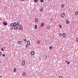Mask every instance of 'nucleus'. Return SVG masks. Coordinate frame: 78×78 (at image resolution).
I'll list each match as a JSON object with an SVG mask.
<instances>
[{"instance_id": "43", "label": "nucleus", "mask_w": 78, "mask_h": 78, "mask_svg": "<svg viewBox=\"0 0 78 78\" xmlns=\"http://www.w3.org/2000/svg\"><path fill=\"white\" fill-rule=\"evenodd\" d=\"M1 19H0V20Z\"/></svg>"}, {"instance_id": "26", "label": "nucleus", "mask_w": 78, "mask_h": 78, "mask_svg": "<svg viewBox=\"0 0 78 78\" xmlns=\"http://www.w3.org/2000/svg\"><path fill=\"white\" fill-rule=\"evenodd\" d=\"M47 28H48V29H50V27L49 26H48Z\"/></svg>"}, {"instance_id": "19", "label": "nucleus", "mask_w": 78, "mask_h": 78, "mask_svg": "<svg viewBox=\"0 0 78 78\" xmlns=\"http://www.w3.org/2000/svg\"><path fill=\"white\" fill-rule=\"evenodd\" d=\"M14 72H16V68H14Z\"/></svg>"}, {"instance_id": "5", "label": "nucleus", "mask_w": 78, "mask_h": 78, "mask_svg": "<svg viewBox=\"0 0 78 78\" xmlns=\"http://www.w3.org/2000/svg\"><path fill=\"white\" fill-rule=\"evenodd\" d=\"M65 16V14L64 13H63L62 14H61V16L63 18Z\"/></svg>"}, {"instance_id": "36", "label": "nucleus", "mask_w": 78, "mask_h": 78, "mask_svg": "<svg viewBox=\"0 0 78 78\" xmlns=\"http://www.w3.org/2000/svg\"><path fill=\"white\" fill-rule=\"evenodd\" d=\"M3 77V76H2V75H1L0 76V78H2Z\"/></svg>"}, {"instance_id": "21", "label": "nucleus", "mask_w": 78, "mask_h": 78, "mask_svg": "<svg viewBox=\"0 0 78 78\" xmlns=\"http://www.w3.org/2000/svg\"><path fill=\"white\" fill-rule=\"evenodd\" d=\"M53 48V47L52 46H50L49 47V48L50 49H52Z\"/></svg>"}, {"instance_id": "42", "label": "nucleus", "mask_w": 78, "mask_h": 78, "mask_svg": "<svg viewBox=\"0 0 78 78\" xmlns=\"http://www.w3.org/2000/svg\"><path fill=\"white\" fill-rule=\"evenodd\" d=\"M66 62H67V61H66Z\"/></svg>"}, {"instance_id": "27", "label": "nucleus", "mask_w": 78, "mask_h": 78, "mask_svg": "<svg viewBox=\"0 0 78 78\" xmlns=\"http://www.w3.org/2000/svg\"><path fill=\"white\" fill-rule=\"evenodd\" d=\"M44 1V0H41L40 2L41 3H42Z\"/></svg>"}, {"instance_id": "31", "label": "nucleus", "mask_w": 78, "mask_h": 78, "mask_svg": "<svg viewBox=\"0 0 78 78\" xmlns=\"http://www.w3.org/2000/svg\"><path fill=\"white\" fill-rule=\"evenodd\" d=\"M27 39L25 38L24 39V42H27Z\"/></svg>"}, {"instance_id": "29", "label": "nucleus", "mask_w": 78, "mask_h": 78, "mask_svg": "<svg viewBox=\"0 0 78 78\" xmlns=\"http://www.w3.org/2000/svg\"><path fill=\"white\" fill-rule=\"evenodd\" d=\"M59 27H60V28H62V26L61 25H59Z\"/></svg>"}, {"instance_id": "30", "label": "nucleus", "mask_w": 78, "mask_h": 78, "mask_svg": "<svg viewBox=\"0 0 78 78\" xmlns=\"http://www.w3.org/2000/svg\"><path fill=\"white\" fill-rule=\"evenodd\" d=\"M59 35L60 36H62V33H61Z\"/></svg>"}, {"instance_id": "7", "label": "nucleus", "mask_w": 78, "mask_h": 78, "mask_svg": "<svg viewBox=\"0 0 78 78\" xmlns=\"http://www.w3.org/2000/svg\"><path fill=\"white\" fill-rule=\"evenodd\" d=\"M3 25H8V23L6 22H4L3 23Z\"/></svg>"}, {"instance_id": "10", "label": "nucleus", "mask_w": 78, "mask_h": 78, "mask_svg": "<svg viewBox=\"0 0 78 78\" xmlns=\"http://www.w3.org/2000/svg\"><path fill=\"white\" fill-rule=\"evenodd\" d=\"M13 26H14L15 27L17 25V23H16V22H14V23H13Z\"/></svg>"}, {"instance_id": "41", "label": "nucleus", "mask_w": 78, "mask_h": 78, "mask_svg": "<svg viewBox=\"0 0 78 78\" xmlns=\"http://www.w3.org/2000/svg\"><path fill=\"white\" fill-rule=\"evenodd\" d=\"M48 0V2H50V0Z\"/></svg>"}, {"instance_id": "4", "label": "nucleus", "mask_w": 78, "mask_h": 78, "mask_svg": "<svg viewBox=\"0 0 78 78\" xmlns=\"http://www.w3.org/2000/svg\"><path fill=\"white\" fill-rule=\"evenodd\" d=\"M62 36L63 37H64L65 38V37H66V34L64 33L62 34Z\"/></svg>"}, {"instance_id": "23", "label": "nucleus", "mask_w": 78, "mask_h": 78, "mask_svg": "<svg viewBox=\"0 0 78 78\" xmlns=\"http://www.w3.org/2000/svg\"><path fill=\"white\" fill-rule=\"evenodd\" d=\"M28 45L27 44L25 45V48H28Z\"/></svg>"}, {"instance_id": "28", "label": "nucleus", "mask_w": 78, "mask_h": 78, "mask_svg": "<svg viewBox=\"0 0 78 78\" xmlns=\"http://www.w3.org/2000/svg\"><path fill=\"white\" fill-rule=\"evenodd\" d=\"M2 56H3V57H5V54H3Z\"/></svg>"}, {"instance_id": "15", "label": "nucleus", "mask_w": 78, "mask_h": 78, "mask_svg": "<svg viewBox=\"0 0 78 78\" xmlns=\"http://www.w3.org/2000/svg\"><path fill=\"white\" fill-rule=\"evenodd\" d=\"M22 44V42H21V41H19L18 42V44L19 45H20V44Z\"/></svg>"}, {"instance_id": "40", "label": "nucleus", "mask_w": 78, "mask_h": 78, "mask_svg": "<svg viewBox=\"0 0 78 78\" xmlns=\"http://www.w3.org/2000/svg\"><path fill=\"white\" fill-rule=\"evenodd\" d=\"M45 58H47V56H46V57H45Z\"/></svg>"}, {"instance_id": "34", "label": "nucleus", "mask_w": 78, "mask_h": 78, "mask_svg": "<svg viewBox=\"0 0 78 78\" xmlns=\"http://www.w3.org/2000/svg\"><path fill=\"white\" fill-rule=\"evenodd\" d=\"M13 29H14L13 27H12L11 28L10 30H13Z\"/></svg>"}, {"instance_id": "6", "label": "nucleus", "mask_w": 78, "mask_h": 78, "mask_svg": "<svg viewBox=\"0 0 78 78\" xmlns=\"http://www.w3.org/2000/svg\"><path fill=\"white\" fill-rule=\"evenodd\" d=\"M22 65L23 66H25V62L24 61H23L22 62Z\"/></svg>"}, {"instance_id": "12", "label": "nucleus", "mask_w": 78, "mask_h": 78, "mask_svg": "<svg viewBox=\"0 0 78 78\" xmlns=\"http://www.w3.org/2000/svg\"><path fill=\"white\" fill-rule=\"evenodd\" d=\"M40 12H42V11H43V8H42V7H41L40 9Z\"/></svg>"}, {"instance_id": "13", "label": "nucleus", "mask_w": 78, "mask_h": 78, "mask_svg": "<svg viewBox=\"0 0 78 78\" xmlns=\"http://www.w3.org/2000/svg\"><path fill=\"white\" fill-rule=\"evenodd\" d=\"M18 27H19V25H20V23H19V22H17V25Z\"/></svg>"}, {"instance_id": "37", "label": "nucleus", "mask_w": 78, "mask_h": 78, "mask_svg": "<svg viewBox=\"0 0 78 78\" xmlns=\"http://www.w3.org/2000/svg\"><path fill=\"white\" fill-rule=\"evenodd\" d=\"M59 78H62V76H60L59 77Z\"/></svg>"}, {"instance_id": "24", "label": "nucleus", "mask_w": 78, "mask_h": 78, "mask_svg": "<svg viewBox=\"0 0 78 78\" xmlns=\"http://www.w3.org/2000/svg\"><path fill=\"white\" fill-rule=\"evenodd\" d=\"M34 2L37 3V0H34Z\"/></svg>"}, {"instance_id": "38", "label": "nucleus", "mask_w": 78, "mask_h": 78, "mask_svg": "<svg viewBox=\"0 0 78 78\" xmlns=\"http://www.w3.org/2000/svg\"><path fill=\"white\" fill-rule=\"evenodd\" d=\"M76 41L77 42H78V38L76 39Z\"/></svg>"}, {"instance_id": "11", "label": "nucleus", "mask_w": 78, "mask_h": 78, "mask_svg": "<svg viewBox=\"0 0 78 78\" xmlns=\"http://www.w3.org/2000/svg\"><path fill=\"white\" fill-rule=\"evenodd\" d=\"M69 20H67L66 21V23L67 24H69Z\"/></svg>"}, {"instance_id": "22", "label": "nucleus", "mask_w": 78, "mask_h": 78, "mask_svg": "<svg viewBox=\"0 0 78 78\" xmlns=\"http://www.w3.org/2000/svg\"><path fill=\"white\" fill-rule=\"evenodd\" d=\"M37 44H39L40 43V41H37Z\"/></svg>"}, {"instance_id": "32", "label": "nucleus", "mask_w": 78, "mask_h": 78, "mask_svg": "<svg viewBox=\"0 0 78 78\" xmlns=\"http://www.w3.org/2000/svg\"><path fill=\"white\" fill-rule=\"evenodd\" d=\"M1 50H2V51H4V50H3V49L2 48L1 49Z\"/></svg>"}, {"instance_id": "14", "label": "nucleus", "mask_w": 78, "mask_h": 78, "mask_svg": "<svg viewBox=\"0 0 78 78\" xmlns=\"http://www.w3.org/2000/svg\"><path fill=\"white\" fill-rule=\"evenodd\" d=\"M34 51H32L31 52V55H34Z\"/></svg>"}, {"instance_id": "35", "label": "nucleus", "mask_w": 78, "mask_h": 78, "mask_svg": "<svg viewBox=\"0 0 78 78\" xmlns=\"http://www.w3.org/2000/svg\"><path fill=\"white\" fill-rule=\"evenodd\" d=\"M2 54V53L1 52H0V56H1Z\"/></svg>"}, {"instance_id": "16", "label": "nucleus", "mask_w": 78, "mask_h": 78, "mask_svg": "<svg viewBox=\"0 0 78 78\" xmlns=\"http://www.w3.org/2000/svg\"><path fill=\"white\" fill-rule=\"evenodd\" d=\"M41 27H44V23H42L41 24Z\"/></svg>"}, {"instance_id": "8", "label": "nucleus", "mask_w": 78, "mask_h": 78, "mask_svg": "<svg viewBox=\"0 0 78 78\" xmlns=\"http://www.w3.org/2000/svg\"><path fill=\"white\" fill-rule=\"evenodd\" d=\"M23 76H26V73L25 72H24L23 73Z\"/></svg>"}, {"instance_id": "25", "label": "nucleus", "mask_w": 78, "mask_h": 78, "mask_svg": "<svg viewBox=\"0 0 78 78\" xmlns=\"http://www.w3.org/2000/svg\"><path fill=\"white\" fill-rule=\"evenodd\" d=\"M76 15H77L78 14V12H76Z\"/></svg>"}, {"instance_id": "20", "label": "nucleus", "mask_w": 78, "mask_h": 78, "mask_svg": "<svg viewBox=\"0 0 78 78\" xmlns=\"http://www.w3.org/2000/svg\"><path fill=\"white\" fill-rule=\"evenodd\" d=\"M61 7L62 8H64V4H62V5H61Z\"/></svg>"}, {"instance_id": "17", "label": "nucleus", "mask_w": 78, "mask_h": 78, "mask_svg": "<svg viewBox=\"0 0 78 78\" xmlns=\"http://www.w3.org/2000/svg\"><path fill=\"white\" fill-rule=\"evenodd\" d=\"M13 23H12L10 25V27H13Z\"/></svg>"}, {"instance_id": "39", "label": "nucleus", "mask_w": 78, "mask_h": 78, "mask_svg": "<svg viewBox=\"0 0 78 78\" xmlns=\"http://www.w3.org/2000/svg\"><path fill=\"white\" fill-rule=\"evenodd\" d=\"M24 1H25V0H21V2H24Z\"/></svg>"}, {"instance_id": "1", "label": "nucleus", "mask_w": 78, "mask_h": 78, "mask_svg": "<svg viewBox=\"0 0 78 78\" xmlns=\"http://www.w3.org/2000/svg\"><path fill=\"white\" fill-rule=\"evenodd\" d=\"M19 30H23V27H22V25L21 24L18 27Z\"/></svg>"}, {"instance_id": "33", "label": "nucleus", "mask_w": 78, "mask_h": 78, "mask_svg": "<svg viewBox=\"0 0 78 78\" xmlns=\"http://www.w3.org/2000/svg\"><path fill=\"white\" fill-rule=\"evenodd\" d=\"M67 64H70V62H67Z\"/></svg>"}, {"instance_id": "18", "label": "nucleus", "mask_w": 78, "mask_h": 78, "mask_svg": "<svg viewBox=\"0 0 78 78\" xmlns=\"http://www.w3.org/2000/svg\"><path fill=\"white\" fill-rule=\"evenodd\" d=\"M37 25H36L35 26V29H36L37 28Z\"/></svg>"}, {"instance_id": "3", "label": "nucleus", "mask_w": 78, "mask_h": 78, "mask_svg": "<svg viewBox=\"0 0 78 78\" xmlns=\"http://www.w3.org/2000/svg\"><path fill=\"white\" fill-rule=\"evenodd\" d=\"M14 30H17V29H18V27H17V26H15L14 27Z\"/></svg>"}, {"instance_id": "9", "label": "nucleus", "mask_w": 78, "mask_h": 78, "mask_svg": "<svg viewBox=\"0 0 78 78\" xmlns=\"http://www.w3.org/2000/svg\"><path fill=\"white\" fill-rule=\"evenodd\" d=\"M27 45H30V41H27Z\"/></svg>"}, {"instance_id": "2", "label": "nucleus", "mask_w": 78, "mask_h": 78, "mask_svg": "<svg viewBox=\"0 0 78 78\" xmlns=\"http://www.w3.org/2000/svg\"><path fill=\"white\" fill-rule=\"evenodd\" d=\"M35 22H38V21H39V19L37 17L35 18Z\"/></svg>"}]
</instances>
